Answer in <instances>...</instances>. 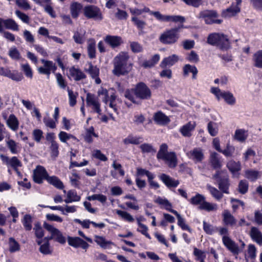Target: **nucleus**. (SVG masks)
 I'll use <instances>...</instances> for the list:
<instances>
[{"label": "nucleus", "instance_id": "obj_25", "mask_svg": "<svg viewBox=\"0 0 262 262\" xmlns=\"http://www.w3.org/2000/svg\"><path fill=\"white\" fill-rule=\"evenodd\" d=\"M6 124L12 130L16 131L19 126V121L14 114H11L6 120Z\"/></svg>", "mask_w": 262, "mask_h": 262}, {"label": "nucleus", "instance_id": "obj_14", "mask_svg": "<svg viewBox=\"0 0 262 262\" xmlns=\"http://www.w3.org/2000/svg\"><path fill=\"white\" fill-rule=\"evenodd\" d=\"M86 102L88 106L92 107L93 110L96 112L98 115L101 114V110L100 108V104L97 98L91 93H88L86 98Z\"/></svg>", "mask_w": 262, "mask_h": 262}, {"label": "nucleus", "instance_id": "obj_21", "mask_svg": "<svg viewBox=\"0 0 262 262\" xmlns=\"http://www.w3.org/2000/svg\"><path fill=\"white\" fill-rule=\"evenodd\" d=\"M224 245L232 252L238 253V248L235 243L228 236L224 235L222 238Z\"/></svg>", "mask_w": 262, "mask_h": 262}, {"label": "nucleus", "instance_id": "obj_33", "mask_svg": "<svg viewBox=\"0 0 262 262\" xmlns=\"http://www.w3.org/2000/svg\"><path fill=\"white\" fill-rule=\"evenodd\" d=\"M252 60L255 67L262 69V50L256 51L253 54Z\"/></svg>", "mask_w": 262, "mask_h": 262}, {"label": "nucleus", "instance_id": "obj_20", "mask_svg": "<svg viewBox=\"0 0 262 262\" xmlns=\"http://www.w3.org/2000/svg\"><path fill=\"white\" fill-rule=\"evenodd\" d=\"M159 177L168 188L176 187L179 184V181L178 180H176L165 173L160 174Z\"/></svg>", "mask_w": 262, "mask_h": 262}, {"label": "nucleus", "instance_id": "obj_36", "mask_svg": "<svg viewBox=\"0 0 262 262\" xmlns=\"http://www.w3.org/2000/svg\"><path fill=\"white\" fill-rule=\"evenodd\" d=\"M47 180L49 183L52 184L53 185H54L55 187H57L58 189H62L63 188V183L56 177L48 176V177L47 178Z\"/></svg>", "mask_w": 262, "mask_h": 262}, {"label": "nucleus", "instance_id": "obj_6", "mask_svg": "<svg viewBox=\"0 0 262 262\" xmlns=\"http://www.w3.org/2000/svg\"><path fill=\"white\" fill-rule=\"evenodd\" d=\"M210 92L215 95L218 100L223 99L229 105H233L236 102V99L233 94L229 91H222L218 88L212 87Z\"/></svg>", "mask_w": 262, "mask_h": 262}, {"label": "nucleus", "instance_id": "obj_3", "mask_svg": "<svg viewBox=\"0 0 262 262\" xmlns=\"http://www.w3.org/2000/svg\"><path fill=\"white\" fill-rule=\"evenodd\" d=\"M212 170L215 171L213 175V178L215 179L217 184L220 190L223 193L228 194L230 182L229 178L226 176V172L221 170V165H211Z\"/></svg>", "mask_w": 262, "mask_h": 262}, {"label": "nucleus", "instance_id": "obj_34", "mask_svg": "<svg viewBox=\"0 0 262 262\" xmlns=\"http://www.w3.org/2000/svg\"><path fill=\"white\" fill-rule=\"evenodd\" d=\"M230 44V42L227 36L223 34H221L217 46L222 49H227L229 47Z\"/></svg>", "mask_w": 262, "mask_h": 262}, {"label": "nucleus", "instance_id": "obj_10", "mask_svg": "<svg viewBox=\"0 0 262 262\" xmlns=\"http://www.w3.org/2000/svg\"><path fill=\"white\" fill-rule=\"evenodd\" d=\"M43 227L51 234L53 239L61 244L66 243V237L58 229L47 223H44Z\"/></svg>", "mask_w": 262, "mask_h": 262}, {"label": "nucleus", "instance_id": "obj_35", "mask_svg": "<svg viewBox=\"0 0 262 262\" xmlns=\"http://www.w3.org/2000/svg\"><path fill=\"white\" fill-rule=\"evenodd\" d=\"M207 188L212 196L216 200L220 201L223 198V192H222L221 191H220L216 188L213 187L210 185H207Z\"/></svg>", "mask_w": 262, "mask_h": 262}, {"label": "nucleus", "instance_id": "obj_12", "mask_svg": "<svg viewBox=\"0 0 262 262\" xmlns=\"http://www.w3.org/2000/svg\"><path fill=\"white\" fill-rule=\"evenodd\" d=\"M200 17L204 18V21L207 24H220L222 20L217 19L218 15L215 11L206 10L200 13Z\"/></svg>", "mask_w": 262, "mask_h": 262}, {"label": "nucleus", "instance_id": "obj_16", "mask_svg": "<svg viewBox=\"0 0 262 262\" xmlns=\"http://www.w3.org/2000/svg\"><path fill=\"white\" fill-rule=\"evenodd\" d=\"M84 70L90 75L93 79H95L96 84H98L101 83V79L99 78V69L98 68L93 66L92 63L89 62L86 64Z\"/></svg>", "mask_w": 262, "mask_h": 262}, {"label": "nucleus", "instance_id": "obj_61", "mask_svg": "<svg viewBox=\"0 0 262 262\" xmlns=\"http://www.w3.org/2000/svg\"><path fill=\"white\" fill-rule=\"evenodd\" d=\"M205 201V197L200 194H196L190 199V202L193 205L201 204Z\"/></svg>", "mask_w": 262, "mask_h": 262}, {"label": "nucleus", "instance_id": "obj_58", "mask_svg": "<svg viewBox=\"0 0 262 262\" xmlns=\"http://www.w3.org/2000/svg\"><path fill=\"white\" fill-rule=\"evenodd\" d=\"M117 213L123 219L129 222H133L134 221L133 217L128 212L122 210H117Z\"/></svg>", "mask_w": 262, "mask_h": 262}, {"label": "nucleus", "instance_id": "obj_41", "mask_svg": "<svg viewBox=\"0 0 262 262\" xmlns=\"http://www.w3.org/2000/svg\"><path fill=\"white\" fill-rule=\"evenodd\" d=\"M7 145L12 154H16L19 150L18 143L12 139L8 140L7 141Z\"/></svg>", "mask_w": 262, "mask_h": 262}, {"label": "nucleus", "instance_id": "obj_8", "mask_svg": "<svg viewBox=\"0 0 262 262\" xmlns=\"http://www.w3.org/2000/svg\"><path fill=\"white\" fill-rule=\"evenodd\" d=\"M98 95L100 97H102V101L106 104H108L109 106L112 108L115 112L117 111V108L115 103L116 96L114 93H112L109 96L107 90L103 88H100L98 91Z\"/></svg>", "mask_w": 262, "mask_h": 262}, {"label": "nucleus", "instance_id": "obj_23", "mask_svg": "<svg viewBox=\"0 0 262 262\" xmlns=\"http://www.w3.org/2000/svg\"><path fill=\"white\" fill-rule=\"evenodd\" d=\"M154 120L156 123L161 125H166L170 122L169 118L161 112L155 114Z\"/></svg>", "mask_w": 262, "mask_h": 262}, {"label": "nucleus", "instance_id": "obj_45", "mask_svg": "<svg viewBox=\"0 0 262 262\" xmlns=\"http://www.w3.org/2000/svg\"><path fill=\"white\" fill-rule=\"evenodd\" d=\"M132 21L139 30H142L144 29L146 23L145 21L141 20L139 17L133 16L132 17Z\"/></svg>", "mask_w": 262, "mask_h": 262}, {"label": "nucleus", "instance_id": "obj_22", "mask_svg": "<svg viewBox=\"0 0 262 262\" xmlns=\"http://www.w3.org/2000/svg\"><path fill=\"white\" fill-rule=\"evenodd\" d=\"M179 57L176 54H173L167 57L164 58L160 63V67L165 68L167 66L171 67L178 61Z\"/></svg>", "mask_w": 262, "mask_h": 262}, {"label": "nucleus", "instance_id": "obj_9", "mask_svg": "<svg viewBox=\"0 0 262 262\" xmlns=\"http://www.w3.org/2000/svg\"><path fill=\"white\" fill-rule=\"evenodd\" d=\"M84 16L88 18H92L100 21L103 19L102 13L98 7L94 5H88L83 9Z\"/></svg>", "mask_w": 262, "mask_h": 262}, {"label": "nucleus", "instance_id": "obj_50", "mask_svg": "<svg viewBox=\"0 0 262 262\" xmlns=\"http://www.w3.org/2000/svg\"><path fill=\"white\" fill-rule=\"evenodd\" d=\"M220 35V33H212L210 34L207 38L208 43L212 45L217 46Z\"/></svg>", "mask_w": 262, "mask_h": 262}, {"label": "nucleus", "instance_id": "obj_28", "mask_svg": "<svg viewBox=\"0 0 262 262\" xmlns=\"http://www.w3.org/2000/svg\"><path fill=\"white\" fill-rule=\"evenodd\" d=\"M183 70V75L185 76H188L189 73H191L192 74V78L193 79L196 78L198 71L195 66L187 64L184 66Z\"/></svg>", "mask_w": 262, "mask_h": 262}, {"label": "nucleus", "instance_id": "obj_24", "mask_svg": "<svg viewBox=\"0 0 262 262\" xmlns=\"http://www.w3.org/2000/svg\"><path fill=\"white\" fill-rule=\"evenodd\" d=\"M249 234L253 241L259 245H262V233L257 228L252 227Z\"/></svg>", "mask_w": 262, "mask_h": 262}, {"label": "nucleus", "instance_id": "obj_30", "mask_svg": "<svg viewBox=\"0 0 262 262\" xmlns=\"http://www.w3.org/2000/svg\"><path fill=\"white\" fill-rule=\"evenodd\" d=\"M248 136V132L244 129H238L235 132L234 138L237 141L243 142L247 138Z\"/></svg>", "mask_w": 262, "mask_h": 262}, {"label": "nucleus", "instance_id": "obj_26", "mask_svg": "<svg viewBox=\"0 0 262 262\" xmlns=\"http://www.w3.org/2000/svg\"><path fill=\"white\" fill-rule=\"evenodd\" d=\"M223 221L225 225L233 226L236 224V220L228 210L223 213Z\"/></svg>", "mask_w": 262, "mask_h": 262}, {"label": "nucleus", "instance_id": "obj_17", "mask_svg": "<svg viewBox=\"0 0 262 262\" xmlns=\"http://www.w3.org/2000/svg\"><path fill=\"white\" fill-rule=\"evenodd\" d=\"M196 127L195 122L190 121L183 125L179 129V132L185 137H190Z\"/></svg>", "mask_w": 262, "mask_h": 262}, {"label": "nucleus", "instance_id": "obj_53", "mask_svg": "<svg viewBox=\"0 0 262 262\" xmlns=\"http://www.w3.org/2000/svg\"><path fill=\"white\" fill-rule=\"evenodd\" d=\"M249 185L246 180H241L238 185V191L241 194H245L248 189Z\"/></svg>", "mask_w": 262, "mask_h": 262}, {"label": "nucleus", "instance_id": "obj_46", "mask_svg": "<svg viewBox=\"0 0 262 262\" xmlns=\"http://www.w3.org/2000/svg\"><path fill=\"white\" fill-rule=\"evenodd\" d=\"M142 142V138L129 136L123 140L125 144H138Z\"/></svg>", "mask_w": 262, "mask_h": 262}, {"label": "nucleus", "instance_id": "obj_38", "mask_svg": "<svg viewBox=\"0 0 262 262\" xmlns=\"http://www.w3.org/2000/svg\"><path fill=\"white\" fill-rule=\"evenodd\" d=\"M58 137L61 142L66 144H67V141L70 139L74 140H76V138L75 136L63 131H61L59 132L58 134Z\"/></svg>", "mask_w": 262, "mask_h": 262}, {"label": "nucleus", "instance_id": "obj_48", "mask_svg": "<svg viewBox=\"0 0 262 262\" xmlns=\"http://www.w3.org/2000/svg\"><path fill=\"white\" fill-rule=\"evenodd\" d=\"M32 217L29 214H26L23 220V224L26 230L30 231L32 229Z\"/></svg>", "mask_w": 262, "mask_h": 262}, {"label": "nucleus", "instance_id": "obj_1", "mask_svg": "<svg viewBox=\"0 0 262 262\" xmlns=\"http://www.w3.org/2000/svg\"><path fill=\"white\" fill-rule=\"evenodd\" d=\"M128 55L126 52H120L113 60L114 69L112 71L114 75L120 76L124 75L129 72L132 65L128 63Z\"/></svg>", "mask_w": 262, "mask_h": 262}, {"label": "nucleus", "instance_id": "obj_51", "mask_svg": "<svg viewBox=\"0 0 262 262\" xmlns=\"http://www.w3.org/2000/svg\"><path fill=\"white\" fill-rule=\"evenodd\" d=\"M69 99V104L71 106H74L76 103V98L78 96L77 93H74L69 88L67 89Z\"/></svg>", "mask_w": 262, "mask_h": 262}, {"label": "nucleus", "instance_id": "obj_59", "mask_svg": "<svg viewBox=\"0 0 262 262\" xmlns=\"http://www.w3.org/2000/svg\"><path fill=\"white\" fill-rule=\"evenodd\" d=\"M23 37L26 42L33 43L35 42V38L31 32L27 30L23 31Z\"/></svg>", "mask_w": 262, "mask_h": 262}, {"label": "nucleus", "instance_id": "obj_37", "mask_svg": "<svg viewBox=\"0 0 262 262\" xmlns=\"http://www.w3.org/2000/svg\"><path fill=\"white\" fill-rule=\"evenodd\" d=\"M187 154L191 158L195 160L198 162L200 161L203 158V155L200 149H194Z\"/></svg>", "mask_w": 262, "mask_h": 262}, {"label": "nucleus", "instance_id": "obj_49", "mask_svg": "<svg viewBox=\"0 0 262 262\" xmlns=\"http://www.w3.org/2000/svg\"><path fill=\"white\" fill-rule=\"evenodd\" d=\"M207 129L209 134L212 136H215L218 133V126L216 123L209 122L208 123Z\"/></svg>", "mask_w": 262, "mask_h": 262}, {"label": "nucleus", "instance_id": "obj_44", "mask_svg": "<svg viewBox=\"0 0 262 262\" xmlns=\"http://www.w3.org/2000/svg\"><path fill=\"white\" fill-rule=\"evenodd\" d=\"M7 77L16 81H20L23 79V76L20 73L16 71L12 72L10 70H9Z\"/></svg>", "mask_w": 262, "mask_h": 262}, {"label": "nucleus", "instance_id": "obj_19", "mask_svg": "<svg viewBox=\"0 0 262 262\" xmlns=\"http://www.w3.org/2000/svg\"><path fill=\"white\" fill-rule=\"evenodd\" d=\"M69 76L75 81H80L86 77V75L80 69L75 67H72L69 69Z\"/></svg>", "mask_w": 262, "mask_h": 262}, {"label": "nucleus", "instance_id": "obj_4", "mask_svg": "<svg viewBox=\"0 0 262 262\" xmlns=\"http://www.w3.org/2000/svg\"><path fill=\"white\" fill-rule=\"evenodd\" d=\"M142 13L144 12L149 13L150 15L154 16L158 20L164 22H184L185 18L180 15H165L162 14L159 11H151L148 7H145L142 9Z\"/></svg>", "mask_w": 262, "mask_h": 262}, {"label": "nucleus", "instance_id": "obj_32", "mask_svg": "<svg viewBox=\"0 0 262 262\" xmlns=\"http://www.w3.org/2000/svg\"><path fill=\"white\" fill-rule=\"evenodd\" d=\"M96 42L94 39H90L88 41V52L90 58L96 57Z\"/></svg>", "mask_w": 262, "mask_h": 262}, {"label": "nucleus", "instance_id": "obj_13", "mask_svg": "<svg viewBox=\"0 0 262 262\" xmlns=\"http://www.w3.org/2000/svg\"><path fill=\"white\" fill-rule=\"evenodd\" d=\"M231 6L222 11V15L225 18H228L235 16L240 12V6L242 0H235Z\"/></svg>", "mask_w": 262, "mask_h": 262}, {"label": "nucleus", "instance_id": "obj_56", "mask_svg": "<svg viewBox=\"0 0 262 262\" xmlns=\"http://www.w3.org/2000/svg\"><path fill=\"white\" fill-rule=\"evenodd\" d=\"M140 149L144 153H155L156 152L155 149L151 144L148 143H144L140 145Z\"/></svg>", "mask_w": 262, "mask_h": 262}, {"label": "nucleus", "instance_id": "obj_39", "mask_svg": "<svg viewBox=\"0 0 262 262\" xmlns=\"http://www.w3.org/2000/svg\"><path fill=\"white\" fill-rule=\"evenodd\" d=\"M4 26L7 29L12 30L13 31L18 30V25L12 19H4Z\"/></svg>", "mask_w": 262, "mask_h": 262}, {"label": "nucleus", "instance_id": "obj_31", "mask_svg": "<svg viewBox=\"0 0 262 262\" xmlns=\"http://www.w3.org/2000/svg\"><path fill=\"white\" fill-rule=\"evenodd\" d=\"M82 6L77 2H73L71 4L70 6V12L73 18H77L81 10L82 9Z\"/></svg>", "mask_w": 262, "mask_h": 262}, {"label": "nucleus", "instance_id": "obj_57", "mask_svg": "<svg viewBox=\"0 0 262 262\" xmlns=\"http://www.w3.org/2000/svg\"><path fill=\"white\" fill-rule=\"evenodd\" d=\"M39 251L44 255L51 254L52 253V250L50 248L49 243H43L39 247Z\"/></svg>", "mask_w": 262, "mask_h": 262}, {"label": "nucleus", "instance_id": "obj_60", "mask_svg": "<svg viewBox=\"0 0 262 262\" xmlns=\"http://www.w3.org/2000/svg\"><path fill=\"white\" fill-rule=\"evenodd\" d=\"M82 241V239H81L80 237H68V243L69 244L73 246L75 248H78L80 247V243Z\"/></svg>", "mask_w": 262, "mask_h": 262}, {"label": "nucleus", "instance_id": "obj_7", "mask_svg": "<svg viewBox=\"0 0 262 262\" xmlns=\"http://www.w3.org/2000/svg\"><path fill=\"white\" fill-rule=\"evenodd\" d=\"M179 37V28H174L166 30L160 36V41L164 44H173Z\"/></svg>", "mask_w": 262, "mask_h": 262}, {"label": "nucleus", "instance_id": "obj_52", "mask_svg": "<svg viewBox=\"0 0 262 262\" xmlns=\"http://www.w3.org/2000/svg\"><path fill=\"white\" fill-rule=\"evenodd\" d=\"M43 121L46 126L51 129L55 128L56 127V124L58 123V121H56L55 120H53L49 117H45Z\"/></svg>", "mask_w": 262, "mask_h": 262}, {"label": "nucleus", "instance_id": "obj_29", "mask_svg": "<svg viewBox=\"0 0 262 262\" xmlns=\"http://www.w3.org/2000/svg\"><path fill=\"white\" fill-rule=\"evenodd\" d=\"M93 137H98V135L95 133L94 128L91 126L86 128L84 135V140L88 143H92L93 141Z\"/></svg>", "mask_w": 262, "mask_h": 262}, {"label": "nucleus", "instance_id": "obj_11", "mask_svg": "<svg viewBox=\"0 0 262 262\" xmlns=\"http://www.w3.org/2000/svg\"><path fill=\"white\" fill-rule=\"evenodd\" d=\"M40 61L43 65L37 68L39 73L49 76L52 72L54 73L56 70V64L52 61L44 59H41Z\"/></svg>", "mask_w": 262, "mask_h": 262}, {"label": "nucleus", "instance_id": "obj_63", "mask_svg": "<svg viewBox=\"0 0 262 262\" xmlns=\"http://www.w3.org/2000/svg\"><path fill=\"white\" fill-rule=\"evenodd\" d=\"M203 228L205 232L208 234H212L218 229L217 228L214 227L211 225L207 224L205 221L203 222Z\"/></svg>", "mask_w": 262, "mask_h": 262}, {"label": "nucleus", "instance_id": "obj_40", "mask_svg": "<svg viewBox=\"0 0 262 262\" xmlns=\"http://www.w3.org/2000/svg\"><path fill=\"white\" fill-rule=\"evenodd\" d=\"M199 208L200 209L206 210L208 211L216 210L217 208V206L215 204H211L209 202L203 201L200 205Z\"/></svg>", "mask_w": 262, "mask_h": 262}, {"label": "nucleus", "instance_id": "obj_2", "mask_svg": "<svg viewBox=\"0 0 262 262\" xmlns=\"http://www.w3.org/2000/svg\"><path fill=\"white\" fill-rule=\"evenodd\" d=\"M135 96L141 99L147 100L150 98L151 92L145 83L140 82L135 88L126 90L124 93L125 97L133 103H136Z\"/></svg>", "mask_w": 262, "mask_h": 262}, {"label": "nucleus", "instance_id": "obj_42", "mask_svg": "<svg viewBox=\"0 0 262 262\" xmlns=\"http://www.w3.org/2000/svg\"><path fill=\"white\" fill-rule=\"evenodd\" d=\"M9 56L13 60H19L21 55L18 50L15 47H12L8 52Z\"/></svg>", "mask_w": 262, "mask_h": 262}, {"label": "nucleus", "instance_id": "obj_62", "mask_svg": "<svg viewBox=\"0 0 262 262\" xmlns=\"http://www.w3.org/2000/svg\"><path fill=\"white\" fill-rule=\"evenodd\" d=\"M21 67L26 76L29 78H32L33 77L32 71L29 64H23L21 65Z\"/></svg>", "mask_w": 262, "mask_h": 262}, {"label": "nucleus", "instance_id": "obj_5", "mask_svg": "<svg viewBox=\"0 0 262 262\" xmlns=\"http://www.w3.org/2000/svg\"><path fill=\"white\" fill-rule=\"evenodd\" d=\"M157 158L170 162L171 164H176L178 162L176 153L173 151L168 152V145L165 143L161 145L157 154Z\"/></svg>", "mask_w": 262, "mask_h": 262}, {"label": "nucleus", "instance_id": "obj_64", "mask_svg": "<svg viewBox=\"0 0 262 262\" xmlns=\"http://www.w3.org/2000/svg\"><path fill=\"white\" fill-rule=\"evenodd\" d=\"M32 135L34 140L39 143L43 138V132L39 129H35L33 131Z\"/></svg>", "mask_w": 262, "mask_h": 262}, {"label": "nucleus", "instance_id": "obj_27", "mask_svg": "<svg viewBox=\"0 0 262 262\" xmlns=\"http://www.w3.org/2000/svg\"><path fill=\"white\" fill-rule=\"evenodd\" d=\"M95 242L100 246L102 248L106 249L110 247L111 245H114V243L110 241H106L103 236L95 235Z\"/></svg>", "mask_w": 262, "mask_h": 262}, {"label": "nucleus", "instance_id": "obj_43", "mask_svg": "<svg viewBox=\"0 0 262 262\" xmlns=\"http://www.w3.org/2000/svg\"><path fill=\"white\" fill-rule=\"evenodd\" d=\"M9 251L11 253L18 251L20 249L19 244L12 237L9 238Z\"/></svg>", "mask_w": 262, "mask_h": 262}, {"label": "nucleus", "instance_id": "obj_18", "mask_svg": "<svg viewBox=\"0 0 262 262\" xmlns=\"http://www.w3.org/2000/svg\"><path fill=\"white\" fill-rule=\"evenodd\" d=\"M104 40L113 49L118 47L123 43L122 38L118 36L107 35L104 38Z\"/></svg>", "mask_w": 262, "mask_h": 262}, {"label": "nucleus", "instance_id": "obj_54", "mask_svg": "<svg viewBox=\"0 0 262 262\" xmlns=\"http://www.w3.org/2000/svg\"><path fill=\"white\" fill-rule=\"evenodd\" d=\"M259 172L257 171L247 170L245 171V177L251 181L256 180L258 177Z\"/></svg>", "mask_w": 262, "mask_h": 262}, {"label": "nucleus", "instance_id": "obj_47", "mask_svg": "<svg viewBox=\"0 0 262 262\" xmlns=\"http://www.w3.org/2000/svg\"><path fill=\"white\" fill-rule=\"evenodd\" d=\"M84 34L85 32L82 31L75 32L73 35V39L75 42L78 44L83 43L85 39Z\"/></svg>", "mask_w": 262, "mask_h": 262}, {"label": "nucleus", "instance_id": "obj_55", "mask_svg": "<svg viewBox=\"0 0 262 262\" xmlns=\"http://www.w3.org/2000/svg\"><path fill=\"white\" fill-rule=\"evenodd\" d=\"M229 171L234 177H238L239 174V171L241 169L240 165H227Z\"/></svg>", "mask_w": 262, "mask_h": 262}, {"label": "nucleus", "instance_id": "obj_15", "mask_svg": "<svg viewBox=\"0 0 262 262\" xmlns=\"http://www.w3.org/2000/svg\"><path fill=\"white\" fill-rule=\"evenodd\" d=\"M48 176V174L45 168L41 166L38 165L33 171V180L36 183H42L43 179L47 180Z\"/></svg>", "mask_w": 262, "mask_h": 262}]
</instances>
